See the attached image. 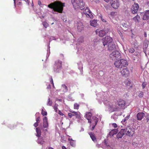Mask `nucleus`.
<instances>
[{"instance_id":"f257e3e1","label":"nucleus","mask_w":149,"mask_h":149,"mask_svg":"<svg viewBox=\"0 0 149 149\" xmlns=\"http://www.w3.org/2000/svg\"><path fill=\"white\" fill-rule=\"evenodd\" d=\"M65 3L56 1L48 5V7L49 8L53 9L55 12L59 13H62L63 7L65 6Z\"/></svg>"},{"instance_id":"f03ea898","label":"nucleus","mask_w":149,"mask_h":149,"mask_svg":"<svg viewBox=\"0 0 149 149\" xmlns=\"http://www.w3.org/2000/svg\"><path fill=\"white\" fill-rule=\"evenodd\" d=\"M74 8L75 9L83 10L85 8V4L83 0H71Z\"/></svg>"},{"instance_id":"7ed1b4c3","label":"nucleus","mask_w":149,"mask_h":149,"mask_svg":"<svg viewBox=\"0 0 149 149\" xmlns=\"http://www.w3.org/2000/svg\"><path fill=\"white\" fill-rule=\"evenodd\" d=\"M114 65L116 68L121 69L123 67H127L128 65V63L126 60L121 59L115 61Z\"/></svg>"},{"instance_id":"20e7f679","label":"nucleus","mask_w":149,"mask_h":149,"mask_svg":"<svg viewBox=\"0 0 149 149\" xmlns=\"http://www.w3.org/2000/svg\"><path fill=\"white\" fill-rule=\"evenodd\" d=\"M110 58L112 60L120 59L121 57V54L118 51L113 52L109 55Z\"/></svg>"},{"instance_id":"39448f33","label":"nucleus","mask_w":149,"mask_h":149,"mask_svg":"<svg viewBox=\"0 0 149 149\" xmlns=\"http://www.w3.org/2000/svg\"><path fill=\"white\" fill-rule=\"evenodd\" d=\"M125 134L129 137H132L135 133L134 129L132 127H127L124 129Z\"/></svg>"},{"instance_id":"423d86ee","label":"nucleus","mask_w":149,"mask_h":149,"mask_svg":"<svg viewBox=\"0 0 149 149\" xmlns=\"http://www.w3.org/2000/svg\"><path fill=\"white\" fill-rule=\"evenodd\" d=\"M108 108L110 111L112 112L118 111V107L116 105L114 102H109V103Z\"/></svg>"},{"instance_id":"0eeeda50","label":"nucleus","mask_w":149,"mask_h":149,"mask_svg":"<svg viewBox=\"0 0 149 149\" xmlns=\"http://www.w3.org/2000/svg\"><path fill=\"white\" fill-rule=\"evenodd\" d=\"M103 45L104 47L112 42V39L111 38L108 36H106L104 38H103L102 40Z\"/></svg>"},{"instance_id":"6e6552de","label":"nucleus","mask_w":149,"mask_h":149,"mask_svg":"<svg viewBox=\"0 0 149 149\" xmlns=\"http://www.w3.org/2000/svg\"><path fill=\"white\" fill-rule=\"evenodd\" d=\"M62 67V62L59 60L56 61L54 67V70L56 72H58L59 70Z\"/></svg>"},{"instance_id":"1a4fd4ad","label":"nucleus","mask_w":149,"mask_h":149,"mask_svg":"<svg viewBox=\"0 0 149 149\" xmlns=\"http://www.w3.org/2000/svg\"><path fill=\"white\" fill-rule=\"evenodd\" d=\"M139 8V4L137 3H134L133 5L131 8V11L133 14L137 13L138 11Z\"/></svg>"},{"instance_id":"9d476101","label":"nucleus","mask_w":149,"mask_h":149,"mask_svg":"<svg viewBox=\"0 0 149 149\" xmlns=\"http://www.w3.org/2000/svg\"><path fill=\"white\" fill-rule=\"evenodd\" d=\"M120 72L122 75L125 77H127L129 74V71L128 68L126 67H123L120 69Z\"/></svg>"},{"instance_id":"9b49d317","label":"nucleus","mask_w":149,"mask_h":149,"mask_svg":"<svg viewBox=\"0 0 149 149\" xmlns=\"http://www.w3.org/2000/svg\"><path fill=\"white\" fill-rule=\"evenodd\" d=\"M83 13L87 17L91 18L93 17L91 12L88 7H86V9L83 10Z\"/></svg>"},{"instance_id":"f8f14e48","label":"nucleus","mask_w":149,"mask_h":149,"mask_svg":"<svg viewBox=\"0 0 149 149\" xmlns=\"http://www.w3.org/2000/svg\"><path fill=\"white\" fill-rule=\"evenodd\" d=\"M109 31L108 28H104L102 30H100L99 32V36L101 37H102L105 35Z\"/></svg>"},{"instance_id":"ddd939ff","label":"nucleus","mask_w":149,"mask_h":149,"mask_svg":"<svg viewBox=\"0 0 149 149\" xmlns=\"http://www.w3.org/2000/svg\"><path fill=\"white\" fill-rule=\"evenodd\" d=\"M92 116V114L90 112H87L85 116L88 120V123H93V120L92 119V118L91 119V118Z\"/></svg>"},{"instance_id":"4468645a","label":"nucleus","mask_w":149,"mask_h":149,"mask_svg":"<svg viewBox=\"0 0 149 149\" xmlns=\"http://www.w3.org/2000/svg\"><path fill=\"white\" fill-rule=\"evenodd\" d=\"M110 3L111 6L114 9H117L119 6L118 1H110Z\"/></svg>"},{"instance_id":"2eb2a0df","label":"nucleus","mask_w":149,"mask_h":149,"mask_svg":"<svg viewBox=\"0 0 149 149\" xmlns=\"http://www.w3.org/2000/svg\"><path fill=\"white\" fill-rule=\"evenodd\" d=\"M92 119L93 120V123H92V127L91 129V131H93L94 129L95 125H97V122L98 121V118L94 116L92 117Z\"/></svg>"},{"instance_id":"dca6fc26","label":"nucleus","mask_w":149,"mask_h":149,"mask_svg":"<svg viewBox=\"0 0 149 149\" xmlns=\"http://www.w3.org/2000/svg\"><path fill=\"white\" fill-rule=\"evenodd\" d=\"M117 104L119 107H124L125 105L126 102L124 100L122 99H120L118 100Z\"/></svg>"},{"instance_id":"f3484780","label":"nucleus","mask_w":149,"mask_h":149,"mask_svg":"<svg viewBox=\"0 0 149 149\" xmlns=\"http://www.w3.org/2000/svg\"><path fill=\"white\" fill-rule=\"evenodd\" d=\"M77 29L79 31L82 30L84 28V26L82 22L80 21L77 22Z\"/></svg>"},{"instance_id":"a211bd4d","label":"nucleus","mask_w":149,"mask_h":149,"mask_svg":"<svg viewBox=\"0 0 149 149\" xmlns=\"http://www.w3.org/2000/svg\"><path fill=\"white\" fill-rule=\"evenodd\" d=\"M48 126V123L47 119L46 116H45L43 118V127L44 128H47Z\"/></svg>"},{"instance_id":"6ab92c4d","label":"nucleus","mask_w":149,"mask_h":149,"mask_svg":"<svg viewBox=\"0 0 149 149\" xmlns=\"http://www.w3.org/2000/svg\"><path fill=\"white\" fill-rule=\"evenodd\" d=\"M108 50L111 51L116 49V47L115 44L113 42H111L108 45Z\"/></svg>"},{"instance_id":"aec40b11","label":"nucleus","mask_w":149,"mask_h":149,"mask_svg":"<svg viewBox=\"0 0 149 149\" xmlns=\"http://www.w3.org/2000/svg\"><path fill=\"white\" fill-rule=\"evenodd\" d=\"M125 134L124 129H122L117 135V138L118 139L121 138Z\"/></svg>"},{"instance_id":"412c9836","label":"nucleus","mask_w":149,"mask_h":149,"mask_svg":"<svg viewBox=\"0 0 149 149\" xmlns=\"http://www.w3.org/2000/svg\"><path fill=\"white\" fill-rule=\"evenodd\" d=\"M145 115V114L143 112L139 113L136 115L137 119L138 120H141L142 119Z\"/></svg>"},{"instance_id":"4be33fe9","label":"nucleus","mask_w":149,"mask_h":149,"mask_svg":"<svg viewBox=\"0 0 149 149\" xmlns=\"http://www.w3.org/2000/svg\"><path fill=\"white\" fill-rule=\"evenodd\" d=\"M88 134L92 141H93L94 142H96L97 140L95 136V134L94 133L91 132H89Z\"/></svg>"},{"instance_id":"5701e85b","label":"nucleus","mask_w":149,"mask_h":149,"mask_svg":"<svg viewBox=\"0 0 149 149\" xmlns=\"http://www.w3.org/2000/svg\"><path fill=\"white\" fill-rule=\"evenodd\" d=\"M118 130L117 129H113L111 130L109 132V135L110 137H111L114 135L116 134L118 132Z\"/></svg>"},{"instance_id":"b1692460","label":"nucleus","mask_w":149,"mask_h":149,"mask_svg":"<svg viewBox=\"0 0 149 149\" xmlns=\"http://www.w3.org/2000/svg\"><path fill=\"white\" fill-rule=\"evenodd\" d=\"M149 19V10L146 11L143 15V20H148Z\"/></svg>"},{"instance_id":"393cba45","label":"nucleus","mask_w":149,"mask_h":149,"mask_svg":"<svg viewBox=\"0 0 149 149\" xmlns=\"http://www.w3.org/2000/svg\"><path fill=\"white\" fill-rule=\"evenodd\" d=\"M42 127L40 128L39 127H37L36 128V136L38 137H40L41 134V129L42 130Z\"/></svg>"},{"instance_id":"a878e982","label":"nucleus","mask_w":149,"mask_h":149,"mask_svg":"<svg viewBox=\"0 0 149 149\" xmlns=\"http://www.w3.org/2000/svg\"><path fill=\"white\" fill-rule=\"evenodd\" d=\"M132 19L135 23H139L141 20L140 16L137 15L136 16L134 17Z\"/></svg>"},{"instance_id":"bb28decb","label":"nucleus","mask_w":149,"mask_h":149,"mask_svg":"<svg viewBox=\"0 0 149 149\" xmlns=\"http://www.w3.org/2000/svg\"><path fill=\"white\" fill-rule=\"evenodd\" d=\"M70 112L72 113H74V116H75L76 117L78 118L79 119H80L81 118L80 116V113L79 112H76L74 111H70Z\"/></svg>"},{"instance_id":"cd10ccee","label":"nucleus","mask_w":149,"mask_h":149,"mask_svg":"<svg viewBox=\"0 0 149 149\" xmlns=\"http://www.w3.org/2000/svg\"><path fill=\"white\" fill-rule=\"evenodd\" d=\"M90 25L94 27H96L98 25L97 21L95 20H93L90 21Z\"/></svg>"},{"instance_id":"c85d7f7f","label":"nucleus","mask_w":149,"mask_h":149,"mask_svg":"<svg viewBox=\"0 0 149 149\" xmlns=\"http://www.w3.org/2000/svg\"><path fill=\"white\" fill-rule=\"evenodd\" d=\"M125 83L127 86H129L131 87V82L128 79H127L125 80Z\"/></svg>"},{"instance_id":"c756f323","label":"nucleus","mask_w":149,"mask_h":149,"mask_svg":"<svg viewBox=\"0 0 149 149\" xmlns=\"http://www.w3.org/2000/svg\"><path fill=\"white\" fill-rule=\"evenodd\" d=\"M79 105L77 103H75L74 105V109H78Z\"/></svg>"},{"instance_id":"7c9ffc66","label":"nucleus","mask_w":149,"mask_h":149,"mask_svg":"<svg viewBox=\"0 0 149 149\" xmlns=\"http://www.w3.org/2000/svg\"><path fill=\"white\" fill-rule=\"evenodd\" d=\"M48 102L47 104V105L51 106L52 105V100H50V98H49L48 100Z\"/></svg>"},{"instance_id":"2f4dec72","label":"nucleus","mask_w":149,"mask_h":149,"mask_svg":"<svg viewBox=\"0 0 149 149\" xmlns=\"http://www.w3.org/2000/svg\"><path fill=\"white\" fill-rule=\"evenodd\" d=\"M58 105L56 104H55L54 107V108L56 112H57V109H58Z\"/></svg>"},{"instance_id":"473e14b6","label":"nucleus","mask_w":149,"mask_h":149,"mask_svg":"<svg viewBox=\"0 0 149 149\" xmlns=\"http://www.w3.org/2000/svg\"><path fill=\"white\" fill-rule=\"evenodd\" d=\"M68 115L69 118H71L73 116H74V113H72L70 112V113H68Z\"/></svg>"},{"instance_id":"72a5a7b5","label":"nucleus","mask_w":149,"mask_h":149,"mask_svg":"<svg viewBox=\"0 0 149 149\" xmlns=\"http://www.w3.org/2000/svg\"><path fill=\"white\" fill-rule=\"evenodd\" d=\"M128 50L129 52L131 53H133L135 51L134 49L133 48L129 49Z\"/></svg>"},{"instance_id":"f704fd0d","label":"nucleus","mask_w":149,"mask_h":149,"mask_svg":"<svg viewBox=\"0 0 149 149\" xmlns=\"http://www.w3.org/2000/svg\"><path fill=\"white\" fill-rule=\"evenodd\" d=\"M83 38L82 37H80L78 39V42L79 43H82L83 42Z\"/></svg>"},{"instance_id":"c9c22d12","label":"nucleus","mask_w":149,"mask_h":149,"mask_svg":"<svg viewBox=\"0 0 149 149\" xmlns=\"http://www.w3.org/2000/svg\"><path fill=\"white\" fill-rule=\"evenodd\" d=\"M43 24L45 28H47L49 26V24L46 22H44Z\"/></svg>"},{"instance_id":"e433bc0d","label":"nucleus","mask_w":149,"mask_h":149,"mask_svg":"<svg viewBox=\"0 0 149 149\" xmlns=\"http://www.w3.org/2000/svg\"><path fill=\"white\" fill-rule=\"evenodd\" d=\"M41 113L42 115L43 116H46L47 114V113L46 111H45L42 109V110Z\"/></svg>"},{"instance_id":"4c0bfd02","label":"nucleus","mask_w":149,"mask_h":149,"mask_svg":"<svg viewBox=\"0 0 149 149\" xmlns=\"http://www.w3.org/2000/svg\"><path fill=\"white\" fill-rule=\"evenodd\" d=\"M130 117V115L127 116L125 117V118L122 121H123V122H125Z\"/></svg>"},{"instance_id":"58836bf2","label":"nucleus","mask_w":149,"mask_h":149,"mask_svg":"<svg viewBox=\"0 0 149 149\" xmlns=\"http://www.w3.org/2000/svg\"><path fill=\"white\" fill-rule=\"evenodd\" d=\"M100 18L102 22H107L106 19L104 17H103L102 16H101Z\"/></svg>"},{"instance_id":"ea45409f","label":"nucleus","mask_w":149,"mask_h":149,"mask_svg":"<svg viewBox=\"0 0 149 149\" xmlns=\"http://www.w3.org/2000/svg\"><path fill=\"white\" fill-rule=\"evenodd\" d=\"M62 87L64 88L65 89V91L66 92H67L68 90L67 87L65 85H62Z\"/></svg>"},{"instance_id":"a19ab883","label":"nucleus","mask_w":149,"mask_h":149,"mask_svg":"<svg viewBox=\"0 0 149 149\" xmlns=\"http://www.w3.org/2000/svg\"><path fill=\"white\" fill-rule=\"evenodd\" d=\"M116 12H113L111 13L110 15L112 16H114L116 14Z\"/></svg>"},{"instance_id":"79ce46f5","label":"nucleus","mask_w":149,"mask_h":149,"mask_svg":"<svg viewBox=\"0 0 149 149\" xmlns=\"http://www.w3.org/2000/svg\"><path fill=\"white\" fill-rule=\"evenodd\" d=\"M40 117H38L36 118V122H37V123H40Z\"/></svg>"},{"instance_id":"37998d69","label":"nucleus","mask_w":149,"mask_h":149,"mask_svg":"<svg viewBox=\"0 0 149 149\" xmlns=\"http://www.w3.org/2000/svg\"><path fill=\"white\" fill-rule=\"evenodd\" d=\"M146 84L145 83L143 82V83L142 84V88L143 89H144L146 87Z\"/></svg>"},{"instance_id":"c03bdc74","label":"nucleus","mask_w":149,"mask_h":149,"mask_svg":"<svg viewBox=\"0 0 149 149\" xmlns=\"http://www.w3.org/2000/svg\"><path fill=\"white\" fill-rule=\"evenodd\" d=\"M143 93L141 92L139 94V96L140 97H142L143 96Z\"/></svg>"},{"instance_id":"a18cd8bd","label":"nucleus","mask_w":149,"mask_h":149,"mask_svg":"<svg viewBox=\"0 0 149 149\" xmlns=\"http://www.w3.org/2000/svg\"><path fill=\"white\" fill-rule=\"evenodd\" d=\"M112 126L115 128H116L117 127V125L116 124L113 123L112 124Z\"/></svg>"},{"instance_id":"49530a36","label":"nucleus","mask_w":149,"mask_h":149,"mask_svg":"<svg viewBox=\"0 0 149 149\" xmlns=\"http://www.w3.org/2000/svg\"><path fill=\"white\" fill-rule=\"evenodd\" d=\"M58 114L60 115L61 116H63L64 114H63V113H62L61 111V110H59L58 111Z\"/></svg>"},{"instance_id":"de8ad7c7","label":"nucleus","mask_w":149,"mask_h":149,"mask_svg":"<svg viewBox=\"0 0 149 149\" xmlns=\"http://www.w3.org/2000/svg\"><path fill=\"white\" fill-rule=\"evenodd\" d=\"M39 123L37 122L35 123L33 125L34 126L36 127L38 125Z\"/></svg>"},{"instance_id":"09e8293b","label":"nucleus","mask_w":149,"mask_h":149,"mask_svg":"<svg viewBox=\"0 0 149 149\" xmlns=\"http://www.w3.org/2000/svg\"><path fill=\"white\" fill-rule=\"evenodd\" d=\"M50 81L51 83L52 84L53 86L54 87V82L53 81V79L52 77L51 78V80H50Z\"/></svg>"},{"instance_id":"8fccbe9b","label":"nucleus","mask_w":149,"mask_h":149,"mask_svg":"<svg viewBox=\"0 0 149 149\" xmlns=\"http://www.w3.org/2000/svg\"><path fill=\"white\" fill-rule=\"evenodd\" d=\"M38 4L39 6H40L41 5V1L40 0H39L38 1Z\"/></svg>"},{"instance_id":"3c124183","label":"nucleus","mask_w":149,"mask_h":149,"mask_svg":"<svg viewBox=\"0 0 149 149\" xmlns=\"http://www.w3.org/2000/svg\"><path fill=\"white\" fill-rule=\"evenodd\" d=\"M94 2L96 3H98L99 2V0H94Z\"/></svg>"},{"instance_id":"603ef678","label":"nucleus","mask_w":149,"mask_h":149,"mask_svg":"<svg viewBox=\"0 0 149 149\" xmlns=\"http://www.w3.org/2000/svg\"><path fill=\"white\" fill-rule=\"evenodd\" d=\"M132 145L134 146H137V144L135 142H133L132 143Z\"/></svg>"},{"instance_id":"864d4df0","label":"nucleus","mask_w":149,"mask_h":149,"mask_svg":"<svg viewBox=\"0 0 149 149\" xmlns=\"http://www.w3.org/2000/svg\"><path fill=\"white\" fill-rule=\"evenodd\" d=\"M51 86L49 84L47 87V88H51Z\"/></svg>"},{"instance_id":"5fc2aeb1","label":"nucleus","mask_w":149,"mask_h":149,"mask_svg":"<svg viewBox=\"0 0 149 149\" xmlns=\"http://www.w3.org/2000/svg\"><path fill=\"white\" fill-rule=\"evenodd\" d=\"M62 149H66V148L64 146H63L62 147Z\"/></svg>"},{"instance_id":"6e6d98bb","label":"nucleus","mask_w":149,"mask_h":149,"mask_svg":"<svg viewBox=\"0 0 149 149\" xmlns=\"http://www.w3.org/2000/svg\"><path fill=\"white\" fill-rule=\"evenodd\" d=\"M70 144L72 146H74V144H73L71 142H70Z\"/></svg>"},{"instance_id":"4d7b16f0","label":"nucleus","mask_w":149,"mask_h":149,"mask_svg":"<svg viewBox=\"0 0 149 149\" xmlns=\"http://www.w3.org/2000/svg\"><path fill=\"white\" fill-rule=\"evenodd\" d=\"M106 2L108 3L110 1V0H104Z\"/></svg>"},{"instance_id":"13d9d810","label":"nucleus","mask_w":149,"mask_h":149,"mask_svg":"<svg viewBox=\"0 0 149 149\" xmlns=\"http://www.w3.org/2000/svg\"><path fill=\"white\" fill-rule=\"evenodd\" d=\"M48 149H54V148H52V147H49L48 148Z\"/></svg>"},{"instance_id":"bf43d9fd","label":"nucleus","mask_w":149,"mask_h":149,"mask_svg":"<svg viewBox=\"0 0 149 149\" xmlns=\"http://www.w3.org/2000/svg\"><path fill=\"white\" fill-rule=\"evenodd\" d=\"M13 1H14V3L15 4H15H16V3H15L16 0H13Z\"/></svg>"},{"instance_id":"052dcab7","label":"nucleus","mask_w":149,"mask_h":149,"mask_svg":"<svg viewBox=\"0 0 149 149\" xmlns=\"http://www.w3.org/2000/svg\"><path fill=\"white\" fill-rule=\"evenodd\" d=\"M119 32H120V33L119 32V34L120 35V36H121V35L122 34V33L120 31H119Z\"/></svg>"},{"instance_id":"680f3d73","label":"nucleus","mask_w":149,"mask_h":149,"mask_svg":"<svg viewBox=\"0 0 149 149\" xmlns=\"http://www.w3.org/2000/svg\"><path fill=\"white\" fill-rule=\"evenodd\" d=\"M61 138H63V137H64V136H61Z\"/></svg>"},{"instance_id":"e2e57ef3","label":"nucleus","mask_w":149,"mask_h":149,"mask_svg":"<svg viewBox=\"0 0 149 149\" xmlns=\"http://www.w3.org/2000/svg\"><path fill=\"white\" fill-rule=\"evenodd\" d=\"M119 0H111V1H118Z\"/></svg>"},{"instance_id":"0e129e2a","label":"nucleus","mask_w":149,"mask_h":149,"mask_svg":"<svg viewBox=\"0 0 149 149\" xmlns=\"http://www.w3.org/2000/svg\"><path fill=\"white\" fill-rule=\"evenodd\" d=\"M28 1H29L28 0H26V2H28Z\"/></svg>"},{"instance_id":"69168bd1","label":"nucleus","mask_w":149,"mask_h":149,"mask_svg":"<svg viewBox=\"0 0 149 149\" xmlns=\"http://www.w3.org/2000/svg\"><path fill=\"white\" fill-rule=\"evenodd\" d=\"M19 4H21V2H19Z\"/></svg>"},{"instance_id":"338daca9","label":"nucleus","mask_w":149,"mask_h":149,"mask_svg":"<svg viewBox=\"0 0 149 149\" xmlns=\"http://www.w3.org/2000/svg\"><path fill=\"white\" fill-rule=\"evenodd\" d=\"M45 130L46 131H47V129H46Z\"/></svg>"},{"instance_id":"774afa93","label":"nucleus","mask_w":149,"mask_h":149,"mask_svg":"<svg viewBox=\"0 0 149 149\" xmlns=\"http://www.w3.org/2000/svg\"><path fill=\"white\" fill-rule=\"evenodd\" d=\"M104 143H105V145H107V143H106V142H105Z\"/></svg>"}]
</instances>
